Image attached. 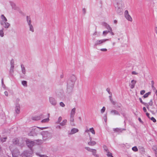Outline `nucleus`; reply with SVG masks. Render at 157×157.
<instances>
[{
    "label": "nucleus",
    "instance_id": "4468645a",
    "mask_svg": "<svg viewBox=\"0 0 157 157\" xmlns=\"http://www.w3.org/2000/svg\"><path fill=\"white\" fill-rule=\"evenodd\" d=\"M112 30H110V31L108 30H105L104 31L103 33V34L104 36H105L107 34H109L111 35H114L113 33L111 31Z\"/></svg>",
    "mask_w": 157,
    "mask_h": 157
},
{
    "label": "nucleus",
    "instance_id": "aec40b11",
    "mask_svg": "<svg viewBox=\"0 0 157 157\" xmlns=\"http://www.w3.org/2000/svg\"><path fill=\"white\" fill-rule=\"evenodd\" d=\"M1 24L6 28H8L10 25V24L6 22H4V23L3 22H1Z\"/></svg>",
    "mask_w": 157,
    "mask_h": 157
},
{
    "label": "nucleus",
    "instance_id": "39448f33",
    "mask_svg": "<svg viewBox=\"0 0 157 157\" xmlns=\"http://www.w3.org/2000/svg\"><path fill=\"white\" fill-rule=\"evenodd\" d=\"M56 96L60 98H63L64 97V92L62 90H57L56 91Z\"/></svg>",
    "mask_w": 157,
    "mask_h": 157
},
{
    "label": "nucleus",
    "instance_id": "f704fd0d",
    "mask_svg": "<svg viewBox=\"0 0 157 157\" xmlns=\"http://www.w3.org/2000/svg\"><path fill=\"white\" fill-rule=\"evenodd\" d=\"M85 149L86 150H87L88 151H90V152H92L93 149H91L89 147H85Z\"/></svg>",
    "mask_w": 157,
    "mask_h": 157
},
{
    "label": "nucleus",
    "instance_id": "6e6552de",
    "mask_svg": "<svg viewBox=\"0 0 157 157\" xmlns=\"http://www.w3.org/2000/svg\"><path fill=\"white\" fill-rule=\"evenodd\" d=\"M26 21L27 23L29 26L30 29H33V26L31 24V21L30 16H26Z\"/></svg>",
    "mask_w": 157,
    "mask_h": 157
},
{
    "label": "nucleus",
    "instance_id": "e2e57ef3",
    "mask_svg": "<svg viewBox=\"0 0 157 157\" xmlns=\"http://www.w3.org/2000/svg\"><path fill=\"white\" fill-rule=\"evenodd\" d=\"M146 115L149 118H150V117H149V113H146Z\"/></svg>",
    "mask_w": 157,
    "mask_h": 157
},
{
    "label": "nucleus",
    "instance_id": "c03bdc74",
    "mask_svg": "<svg viewBox=\"0 0 157 157\" xmlns=\"http://www.w3.org/2000/svg\"><path fill=\"white\" fill-rule=\"evenodd\" d=\"M105 110V107H103L101 109V113H103Z\"/></svg>",
    "mask_w": 157,
    "mask_h": 157
},
{
    "label": "nucleus",
    "instance_id": "8fccbe9b",
    "mask_svg": "<svg viewBox=\"0 0 157 157\" xmlns=\"http://www.w3.org/2000/svg\"><path fill=\"white\" fill-rule=\"evenodd\" d=\"M153 103L152 100L151 99L148 104L149 105L152 106L153 105Z\"/></svg>",
    "mask_w": 157,
    "mask_h": 157
},
{
    "label": "nucleus",
    "instance_id": "a878e982",
    "mask_svg": "<svg viewBox=\"0 0 157 157\" xmlns=\"http://www.w3.org/2000/svg\"><path fill=\"white\" fill-rule=\"evenodd\" d=\"M74 116H70V121L71 123V124L72 125H74V124H73L74 121Z\"/></svg>",
    "mask_w": 157,
    "mask_h": 157
},
{
    "label": "nucleus",
    "instance_id": "6e6d98bb",
    "mask_svg": "<svg viewBox=\"0 0 157 157\" xmlns=\"http://www.w3.org/2000/svg\"><path fill=\"white\" fill-rule=\"evenodd\" d=\"M100 50L101 51L106 52L107 51V49L106 48H101L100 49Z\"/></svg>",
    "mask_w": 157,
    "mask_h": 157
},
{
    "label": "nucleus",
    "instance_id": "6ab92c4d",
    "mask_svg": "<svg viewBox=\"0 0 157 157\" xmlns=\"http://www.w3.org/2000/svg\"><path fill=\"white\" fill-rule=\"evenodd\" d=\"M110 113L113 115H120L119 112L116 110H113L110 111Z\"/></svg>",
    "mask_w": 157,
    "mask_h": 157
},
{
    "label": "nucleus",
    "instance_id": "f257e3e1",
    "mask_svg": "<svg viewBox=\"0 0 157 157\" xmlns=\"http://www.w3.org/2000/svg\"><path fill=\"white\" fill-rule=\"evenodd\" d=\"M76 77L74 75H72L67 82V92L69 93L73 89L75 82L76 80Z\"/></svg>",
    "mask_w": 157,
    "mask_h": 157
},
{
    "label": "nucleus",
    "instance_id": "dca6fc26",
    "mask_svg": "<svg viewBox=\"0 0 157 157\" xmlns=\"http://www.w3.org/2000/svg\"><path fill=\"white\" fill-rule=\"evenodd\" d=\"M136 82V81L134 80H132L131 81V84H130L129 86L130 88L132 89H133L135 85Z\"/></svg>",
    "mask_w": 157,
    "mask_h": 157
},
{
    "label": "nucleus",
    "instance_id": "a18cd8bd",
    "mask_svg": "<svg viewBox=\"0 0 157 157\" xmlns=\"http://www.w3.org/2000/svg\"><path fill=\"white\" fill-rule=\"evenodd\" d=\"M103 118L104 120L105 121L106 123L107 122V114H105L104 117H103Z\"/></svg>",
    "mask_w": 157,
    "mask_h": 157
},
{
    "label": "nucleus",
    "instance_id": "423d86ee",
    "mask_svg": "<svg viewBox=\"0 0 157 157\" xmlns=\"http://www.w3.org/2000/svg\"><path fill=\"white\" fill-rule=\"evenodd\" d=\"M43 139L45 140L47 139L51 138V134L48 131L44 132L42 133Z\"/></svg>",
    "mask_w": 157,
    "mask_h": 157
},
{
    "label": "nucleus",
    "instance_id": "2eb2a0df",
    "mask_svg": "<svg viewBox=\"0 0 157 157\" xmlns=\"http://www.w3.org/2000/svg\"><path fill=\"white\" fill-rule=\"evenodd\" d=\"M42 114H41L39 116H35L32 117V119L34 121H38L40 120L42 117Z\"/></svg>",
    "mask_w": 157,
    "mask_h": 157
},
{
    "label": "nucleus",
    "instance_id": "de8ad7c7",
    "mask_svg": "<svg viewBox=\"0 0 157 157\" xmlns=\"http://www.w3.org/2000/svg\"><path fill=\"white\" fill-rule=\"evenodd\" d=\"M60 105L62 107H64L65 106V104L62 102H61L59 103Z\"/></svg>",
    "mask_w": 157,
    "mask_h": 157
},
{
    "label": "nucleus",
    "instance_id": "cd10ccee",
    "mask_svg": "<svg viewBox=\"0 0 157 157\" xmlns=\"http://www.w3.org/2000/svg\"><path fill=\"white\" fill-rule=\"evenodd\" d=\"M1 18L2 19V22H3L4 23V22H6L7 21V19L5 17L4 15L2 14L1 16Z\"/></svg>",
    "mask_w": 157,
    "mask_h": 157
},
{
    "label": "nucleus",
    "instance_id": "4d7b16f0",
    "mask_svg": "<svg viewBox=\"0 0 157 157\" xmlns=\"http://www.w3.org/2000/svg\"><path fill=\"white\" fill-rule=\"evenodd\" d=\"M110 101L114 105H115L116 104V103L115 101H114L112 99H111V100H110Z\"/></svg>",
    "mask_w": 157,
    "mask_h": 157
},
{
    "label": "nucleus",
    "instance_id": "bb28decb",
    "mask_svg": "<svg viewBox=\"0 0 157 157\" xmlns=\"http://www.w3.org/2000/svg\"><path fill=\"white\" fill-rule=\"evenodd\" d=\"M19 140L17 139H15L13 140V144L15 145H17L19 144Z\"/></svg>",
    "mask_w": 157,
    "mask_h": 157
},
{
    "label": "nucleus",
    "instance_id": "a211bd4d",
    "mask_svg": "<svg viewBox=\"0 0 157 157\" xmlns=\"http://www.w3.org/2000/svg\"><path fill=\"white\" fill-rule=\"evenodd\" d=\"M102 25L104 26L105 28L107 29H112L111 27L106 22H103L102 23Z\"/></svg>",
    "mask_w": 157,
    "mask_h": 157
},
{
    "label": "nucleus",
    "instance_id": "ea45409f",
    "mask_svg": "<svg viewBox=\"0 0 157 157\" xmlns=\"http://www.w3.org/2000/svg\"><path fill=\"white\" fill-rule=\"evenodd\" d=\"M90 131L93 134H95V132L93 128H90Z\"/></svg>",
    "mask_w": 157,
    "mask_h": 157
},
{
    "label": "nucleus",
    "instance_id": "052dcab7",
    "mask_svg": "<svg viewBox=\"0 0 157 157\" xmlns=\"http://www.w3.org/2000/svg\"><path fill=\"white\" fill-rule=\"evenodd\" d=\"M4 94L6 96H8V93L7 91H5L4 92Z\"/></svg>",
    "mask_w": 157,
    "mask_h": 157
},
{
    "label": "nucleus",
    "instance_id": "37998d69",
    "mask_svg": "<svg viewBox=\"0 0 157 157\" xmlns=\"http://www.w3.org/2000/svg\"><path fill=\"white\" fill-rule=\"evenodd\" d=\"M4 32L3 30H0V36L3 37L4 36Z\"/></svg>",
    "mask_w": 157,
    "mask_h": 157
},
{
    "label": "nucleus",
    "instance_id": "09e8293b",
    "mask_svg": "<svg viewBox=\"0 0 157 157\" xmlns=\"http://www.w3.org/2000/svg\"><path fill=\"white\" fill-rule=\"evenodd\" d=\"M144 105H145V106H146L147 109L148 110L149 109V105L148 104V103H145L144 104Z\"/></svg>",
    "mask_w": 157,
    "mask_h": 157
},
{
    "label": "nucleus",
    "instance_id": "c9c22d12",
    "mask_svg": "<svg viewBox=\"0 0 157 157\" xmlns=\"http://www.w3.org/2000/svg\"><path fill=\"white\" fill-rule=\"evenodd\" d=\"M107 153V155L108 157H113L112 155V154L109 151Z\"/></svg>",
    "mask_w": 157,
    "mask_h": 157
},
{
    "label": "nucleus",
    "instance_id": "79ce46f5",
    "mask_svg": "<svg viewBox=\"0 0 157 157\" xmlns=\"http://www.w3.org/2000/svg\"><path fill=\"white\" fill-rule=\"evenodd\" d=\"M103 148L104 149V150L106 152H108V151H109V150H108V149L107 147L105 146V145H104L103 146Z\"/></svg>",
    "mask_w": 157,
    "mask_h": 157
},
{
    "label": "nucleus",
    "instance_id": "473e14b6",
    "mask_svg": "<svg viewBox=\"0 0 157 157\" xmlns=\"http://www.w3.org/2000/svg\"><path fill=\"white\" fill-rule=\"evenodd\" d=\"M151 109L152 110H151L150 111L152 113V114H155V111H157V110L155 109V108L154 107H152L151 108Z\"/></svg>",
    "mask_w": 157,
    "mask_h": 157
},
{
    "label": "nucleus",
    "instance_id": "4c0bfd02",
    "mask_svg": "<svg viewBox=\"0 0 157 157\" xmlns=\"http://www.w3.org/2000/svg\"><path fill=\"white\" fill-rule=\"evenodd\" d=\"M132 149L133 151L135 152H136L138 151V149L136 146H134L132 147Z\"/></svg>",
    "mask_w": 157,
    "mask_h": 157
},
{
    "label": "nucleus",
    "instance_id": "5fc2aeb1",
    "mask_svg": "<svg viewBox=\"0 0 157 157\" xmlns=\"http://www.w3.org/2000/svg\"><path fill=\"white\" fill-rule=\"evenodd\" d=\"M139 100L140 101V102L142 103V104H143V105H144L145 103L142 100V99L141 98H139Z\"/></svg>",
    "mask_w": 157,
    "mask_h": 157
},
{
    "label": "nucleus",
    "instance_id": "7ed1b4c3",
    "mask_svg": "<svg viewBox=\"0 0 157 157\" xmlns=\"http://www.w3.org/2000/svg\"><path fill=\"white\" fill-rule=\"evenodd\" d=\"M10 3L12 9L17 11L21 14H23V12L21 11L20 7L17 6L14 2H10Z\"/></svg>",
    "mask_w": 157,
    "mask_h": 157
},
{
    "label": "nucleus",
    "instance_id": "3c124183",
    "mask_svg": "<svg viewBox=\"0 0 157 157\" xmlns=\"http://www.w3.org/2000/svg\"><path fill=\"white\" fill-rule=\"evenodd\" d=\"M151 120L152 121L154 122H156V119L153 117H152L151 118Z\"/></svg>",
    "mask_w": 157,
    "mask_h": 157
},
{
    "label": "nucleus",
    "instance_id": "f03ea898",
    "mask_svg": "<svg viewBox=\"0 0 157 157\" xmlns=\"http://www.w3.org/2000/svg\"><path fill=\"white\" fill-rule=\"evenodd\" d=\"M48 128L47 127H42V128H40L38 127H34L32 129L31 131L29 133V134L30 136H35L36 135L37 133L38 132V129L39 128L41 130H43L44 129L47 128Z\"/></svg>",
    "mask_w": 157,
    "mask_h": 157
},
{
    "label": "nucleus",
    "instance_id": "e433bc0d",
    "mask_svg": "<svg viewBox=\"0 0 157 157\" xmlns=\"http://www.w3.org/2000/svg\"><path fill=\"white\" fill-rule=\"evenodd\" d=\"M151 93L150 92H148L146 94L144 95L143 96V97L144 98H147L148 97V95L151 94Z\"/></svg>",
    "mask_w": 157,
    "mask_h": 157
},
{
    "label": "nucleus",
    "instance_id": "774afa93",
    "mask_svg": "<svg viewBox=\"0 0 157 157\" xmlns=\"http://www.w3.org/2000/svg\"><path fill=\"white\" fill-rule=\"evenodd\" d=\"M155 154L156 156L157 157V151H156L155 152Z\"/></svg>",
    "mask_w": 157,
    "mask_h": 157
},
{
    "label": "nucleus",
    "instance_id": "13d9d810",
    "mask_svg": "<svg viewBox=\"0 0 157 157\" xmlns=\"http://www.w3.org/2000/svg\"><path fill=\"white\" fill-rule=\"evenodd\" d=\"M132 75H137L138 74V73L135 71H132Z\"/></svg>",
    "mask_w": 157,
    "mask_h": 157
},
{
    "label": "nucleus",
    "instance_id": "58836bf2",
    "mask_svg": "<svg viewBox=\"0 0 157 157\" xmlns=\"http://www.w3.org/2000/svg\"><path fill=\"white\" fill-rule=\"evenodd\" d=\"M106 91L108 92V93L110 95H112V93L110 92V89L109 88H107L106 89Z\"/></svg>",
    "mask_w": 157,
    "mask_h": 157
},
{
    "label": "nucleus",
    "instance_id": "72a5a7b5",
    "mask_svg": "<svg viewBox=\"0 0 157 157\" xmlns=\"http://www.w3.org/2000/svg\"><path fill=\"white\" fill-rule=\"evenodd\" d=\"M85 149L86 150H87L88 151H90V152H92L93 149H91L89 147H85Z\"/></svg>",
    "mask_w": 157,
    "mask_h": 157
},
{
    "label": "nucleus",
    "instance_id": "0eeeda50",
    "mask_svg": "<svg viewBox=\"0 0 157 157\" xmlns=\"http://www.w3.org/2000/svg\"><path fill=\"white\" fill-rule=\"evenodd\" d=\"M124 16L125 17L128 21H132V19L131 16L129 14L128 10H126L124 12Z\"/></svg>",
    "mask_w": 157,
    "mask_h": 157
},
{
    "label": "nucleus",
    "instance_id": "412c9836",
    "mask_svg": "<svg viewBox=\"0 0 157 157\" xmlns=\"http://www.w3.org/2000/svg\"><path fill=\"white\" fill-rule=\"evenodd\" d=\"M125 129H122L120 128H114L113 130L114 131L116 132H121L123 130H125Z\"/></svg>",
    "mask_w": 157,
    "mask_h": 157
},
{
    "label": "nucleus",
    "instance_id": "a19ab883",
    "mask_svg": "<svg viewBox=\"0 0 157 157\" xmlns=\"http://www.w3.org/2000/svg\"><path fill=\"white\" fill-rule=\"evenodd\" d=\"M62 119V117H59L57 121L56 122V123L58 124H60V122L61 121V120Z\"/></svg>",
    "mask_w": 157,
    "mask_h": 157
},
{
    "label": "nucleus",
    "instance_id": "393cba45",
    "mask_svg": "<svg viewBox=\"0 0 157 157\" xmlns=\"http://www.w3.org/2000/svg\"><path fill=\"white\" fill-rule=\"evenodd\" d=\"M96 144V143L95 141H90L88 142V145L90 146H93L95 145Z\"/></svg>",
    "mask_w": 157,
    "mask_h": 157
},
{
    "label": "nucleus",
    "instance_id": "69168bd1",
    "mask_svg": "<svg viewBox=\"0 0 157 157\" xmlns=\"http://www.w3.org/2000/svg\"><path fill=\"white\" fill-rule=\"evenodd\" d=\"M56 128H59V129H60L61 128V127L60 126H59V125H58V126H57Z\"/></svg>",
    "mask_w": 157,
    "mask_h": 157
},
{
    "label": "nucleus",
    "instance_id": "f3484780",
    "mask_svg": "<svg viewBox=\"0 0 157 157\" xmlns=\"http://www.w3.org/2000/svg\"><path fill=\"white\" fill-rule=\"evenodd\" d=\"M79 130L78 129L76 128H73L71 130L70 132H69V134L72 135L75 134L78 132Z\"/></svg>",
    "mask_w": 157,
    "mask_h": 157
},
{
    "label": "nucleus",
    "instance_id": "4be33fe9",
    "mask_svg": "<svg viewBox=\"0 0 157 157\" xmlns=\"http://www.w3.org/2000/svg\"><path fill=\"white\" fill-rule=\"evenodd\" d=\"M75 111L76 108H74L72 109L70 113V116H74L75 113Z\"/></svg>",
    "mask_w": 157,
    "mask_h": 157
},
{
    "label": "nucleus",
    "instance_id": "680f3d73",
    "mask_svg": "<svg viewBox=\"0 0 157 157\" xmlns=\"http://www.w3.org/2000/svg\"><path fill=\"white\" fill-rule=\"evenodd\" d=\"M143 109L144 112H147V110L145 107H144L143 108Z\"/></svg>",
    "mask_w": 157,
    "mask_h": 157
},
{
    "label": "nucleus",
    "instance_id": "ddd939ff",
    "mask_svg": "<svg viewBox=\"0 0 157 157\" xmlns=\"http://www.w3.org/2000/svg\"><path fill=\"white\" fill-rule=\"evenodd\" d=\"M115 10L118 14H121L123 13V9L122 8H119L117 6L115 7Z\"/></svg>",
    "mask_w": 157,
    "mask_h": 157
},
{
    "label": "nucleus",
    "instance_id": "1a4fd4ad",
    "mask_svg": "<svg viewBox=\"0 0 157 157\" xmlns=\"http://www.w3.org/2000/svg\"><path fill=\"white\" fill-rule=\"evenodd\" d=\"M49 101L50 104L52 105L55 106L57 104V102L56 99L52 97H50L49 98Z\"/></svg>",
    "mask_w": 157,
    "mask_h": 157
},
{
    "label": "nucleus",
    "instance_id": "2f4dec72",
    "mask_svg": "<svg viewBox=\"0 0 157 157\" xmlns=\"http://www.w3.org/2000/svg\"><path fill=\"white\" fill-rule=\"evenodd\" d=\"M22 85L25 87L27 86V82L26 81H23L21 82Z\"/></svg>",
    "mask_w": 157,
    "mask_h": 157
},
{
    "label": "nucleus",
    "instance_id": "c85d7f7f",
    "mask_svg": "<svg viewBox=\"0 0 157 157\" xmlns=\"http://www.w3.org/2000/svg\"><path fill=\"white\" fill-rule=\"evenodd\" d=\"M67 122V120H64L63 121L60 123V124L62 126H63L65 125L66 124Z\"/></svg>",
    "mask_w": 157,
    "mask_h": 157
},
{
    "label": "nucleus",
    "instance_id": "603ef678",
    "mask_svg": "<svg viewBox=\"0 0 157 157\" xmlns=\"http://www.w3.org/2000/svg\"><path fill=\"white\" fill-rule=\"evenodd\" d=\"M82 11L83 14L85 15L86 13V10L85 8H83L82 9Z\"/></svg>",
    "mask_w": 157,
    "mask_h": 157
},
{
    "label": "nucleus",
    "instance_id": "5701e85b",
    "mask_svg": "<svg viewBox=\"0 0 157 157\" xmlns=\"http://www.w3.org/2000/svg\"><path fill=\"white\" fill-rule=\"evenodd\" d=\"M92 154L93 155L96 157H99L98 155L96 154L97 151L95 149H93L92 152Z\"/></svg>",
    "mask_w": 157,
    "mask_h": 157
},
{
    "label": "nucleus",
    "instance_id": "0e129e2a",
    "mask_svg": "<svg viewBox=\"0 0 157 157\" xmlns=\"http://www.w3.org/2000/svg\"><path fill=\"white\" fill-rule=\"evenodd\" d=\"M138 120L141 123H143L142 121L141 120V118L140 117L138 118Z\"/></svg>",
    "mask_w": 157,
    "mask_h": 157
},
{
    "label": "nucleus",
    "instance_id": "c756f323",
    "mask_svg": "<svg viewBox=\"0 0 157 157\" xmlns=\"http://www.w3.org/2000/svg\"><path fill=\"white\" fill-rule=\"evenodd\" d=\"M49 120V119L48 117L44 119L41 121L42 123H46L48 122Z\"/></svg>",
    "mask_w": 157,
    "mask_h": 157
},
{
    "label": "nucleus",
    "instance_id": "20e7f679",
    "mask_svg": "<svg viewBox=\"0 0 157 157\" xmlns=\"http://www.w3.org/2000/svg\"><path fill=\"white\" fill-rule=\"evenodd\" d=\"M109 39H105L97 40L94 43V47L97 46H100L103 44L106 41H108Z\"/></svg>",
    "mask_w": 157,
    "mask_h": 157
},
{
    "label": "nucleus",
    "instance_id": "49530a36",
    "mask_svg": "<svg viewBox=\"0 0 157 157\" xmlns=\"http://www.w3.org/2000/svg\"><path fill=\"white\" fill-rule=\"evenodd\" d=\"M152 149L153 150L155 151V152L156 151H157V147L156 146H154L153 147Z\"/></svg>",
    "mask_w": 157,
    "mask_h": 157
},
{
    "label": "nucleus",
    "instance_id": "7c9ffc66",
    "mask_svg": "<svg viewBox=\"0 0 157 157\" xmlns=\"http://www.w3.org/2000/svg\"><path fill=\"white\" fill-rule=\"evenodd\" d=\"M14 66H11L10 68V74H12L14 71Z\"/></svg>",
    "mask_w": 157,
    "mask_h": 157
},
{
    "label": "nucleus",
    "instance_id": "338daca9",
    "mask_svg": "<svg viewBox=\"0 0 157 157\" xmlns=\"http://www.w3.org/2000/svg\"><path fill=\"white\" fill-rule=\"evenodd\" d=\"M20 99L18 98L16 100V103H18V102L19 101Z\"/></svg>",
    "mask_w": 157,
    "mask_h": 157
},
{
    "label": "nucleus",
    "instance_id": "bf43d9fd",
    "mask_svg": "<svg viewBox=\"0 0 157 157\" xmlns=\"http://www.w3.org/2000/svg\"><path fill=\"white\" fill-rule=\"evenodd\" d=\"M10 64L11 66H14V62H13L12 61H11L10 62Z\"/></svg>",
    "mask_w": 157,
    "mask_h": 157
},
{
    "label": "nucleus",
    "instance_id": "9b49d317",
    "mask_svg": "<svg viewBox=\"0 0 157 157\" xmlns=\"http://www.w3.org/2000/svg\"><path fill=\"white\" fill-rule=\"evenodd\" d=\"M117 6L119 8H122L123 3L121 1H119L117 2V3L115 5V7Z\"/></svg>",
    "mask_w": 157,
    "mask_h": 157
},
{
    "label": "nucleus",
    "instance_id": "b1692460",
    "mask_svg": "<svg viewBox=\"0 0 157 157\" xmlns=\"http://www.w3.org/2000/svg\"><path fill=\"white\" fill-rule=\"evenodd\" d=\"M21 71L22 73L24 74L25 75L26 73V71L25 69V68L24 66V65L22 64L21 65Z\"/></svg>",
    "mask_w": 157,
    "mask_h": 157
},
{
    "label": "nucleus",
    "instance_id": "f8f14e48",
    "mask_svg": "<svg viewBox=\"0 0 157 157\" xmlns=\"http://www.w3.org/2000/svg\"><path fill=\"white\" fill-rule=\"evenodd\" d=\"M20 105L18 103L16 104L15 112L16 113L18 114L20 112Z\"/></svg>",
    "mask_w": 157,
    "mask_h": 157
},
{
    "label": "nucleus",
    "instance_id": "9d476101",
    "mask_svg": "<svg viewBox=\"0 0 157 157\" xmlns=\"http://www.w3.org/2000/svg\"><path fill=\"white\" fill-rule=\"evenodd\" d=\"M12 154L13 157H18L20 155V152L18 149L16 148L12 151Z\"/></svg>",
    "mask_w": 157,
    "mask_h": 157
},
{
    "label": "nucleus",
    "instance_id": "864d4df0",
    "mask_svg": "<svg viewBox=\"0 0 157 157\" xmlns=\"http://www.w3.org/2000/svg\"><path fill=\"white\" fill-rule=\"evenodd\" d=\"M145 93V91L144 90H142L140 92V94L141 95L144 94Z\"/></svg>",
    "mask_w": 157,
    "mask_h": 157
}]
</instances>
